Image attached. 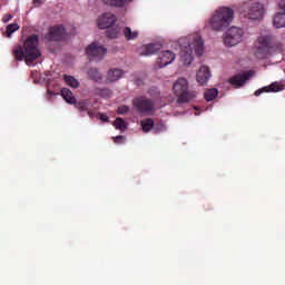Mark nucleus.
<instances>
[{"instance_id":"nucleus-1","label":"nucleus","mask_w":285,"mask_h":285,"mask_svg":"<svg viewBox=\"0 0 285 285\" xmlns=\"http://www.w3.org/2000/svg\"><path fill=\"white\" fill-rule=\"evenodd\" d=\"M13 57L16 61H26L27 66L35 63L39 57H41V50H39V36H29L23 46H18L13 50Z\"/></svg>"},{"instance_id":"nucleus-2","label":"nucleus","mask_w":285,"mask_h":285,"mask_svg":"<svg viewBox=\"0 0 285 285\" xmlns=\"http://www.w3.org/2000/svg\"><path fill=\"white\" fill-rule=\"evenodd\" d=\"M180 46V60L184 66H190L193 63V52L197 57H202L204 55V40H202V36L193 35L188 38H180L178 40Z\"/></svg>"},{"instance_id":"nucleus-3","label":"nucleus","mask_w":285,"mask_h":285,"mask_svg":"<svg viewBox=\"0 0 285 285\" xmlns=\"http://www.w3.org/2000/svg\"><path fill=\"white\" fill-rule=\"evenodd\" d=\"M235 17V11L228 7L218 8L208 21L212 30L222 31L226 30Z\"/></svg>"},{"instance_id":"nucleus-4","label":"nucleus","mask_w":285,"mask_h":285,"mask_svg":"<svg viewBox=\"0 0 285 285\" xmlns=\"http://www.w3.org/2000/svg\"><path fill=\"white\" fill-rule=\"evenodd\" d=\"M173 90L176 97H178L177 104H189V101L197 97V91L188 90V80L186 78H178L174 82Z\"/></svg>"},{"instance_id":"nucleus-5","label":"nucleus","mask_w":285,"mask_h":285,"mask_svg":"<svg viewBox=\"0 0 285 285\" xmlns=\"http://www.w3.org/2000/svg\"><path fill=\"white\" fill-rule=\"evenodd\" d=\"M107 52H108V49L99 45V42H91L86 48V55L89 61H101V59L106 57Z\"/></svg>"},{"instance_id":"nucleus-6","label":"nucleus","mask_w":285,"mask_h":285,"mask_svg":"<svg viewBox=\"0 0 285 285\" xmlns=\"http://www.w3.org/2000/svg\"><path fill=\"white\" fill-rule=\"evenodd\" d=\"M242 37H244V30L237 27H230L224 38L225 46H237V43H242Z\"/></svg>"},{"instance_id":"nucleus-7","label":"nucleus","mask_w":285,"mask_h":285,"mask_svg":"<svg viewBox=\"0 0 285 285\" xmlns=\"http://www.w3.org/2000/svg\"><path fill=\"white\" fill-rule=\"evenodd\" d=\"M257 41L261 47L256 50V57H258V59H264V57L268 55V50L273 48V36H261Z\"/></svg>"},{"instance_id":"nucleus-8","label":"nucleus","mask_w":285,"mask_h":285,"mask_svg":"<svg viewBox=\"0 0 285 285\" xmlns=\"http://www.w3.org/2000/svg\"><path fill=\"white\" fill-rule=\"evenodd\" d=\"M132 106L141 114L155 111V101L148 98L138 97L132 100Z\"/></svg>"},{"instance_id":"nucleus-9","label":"nucleus","mask_w":285,"mask_h":285,"mask_svg":"<svg viewBox=\"0 0 285 285\" xmlns=\"http://www.w3.org/2000/svg\"><path fill=\"white\" fill-rule=\"evenodd\" d=\"M247 17L252 20H259L264 17V4L259 2H250L246 6Z\"/></svg>"},{"instance_id":"nucleus-10","label":"nucleus","mask_w":285,"mask_h":285,"mask_svg":"<svg viewBox=\"0 0 285 285\" xmlns=\"http://www.w3.org/2000/svg\"><path fill=\"white\" fill-rule=\"evenodd\" d=\"M66 37V28L62 24L53 26L45 36L47 41H61Z\"/></svg>"},{"instance_id":"nucleus-11","label":"nucleus","mask_w":285,"mask_h":285,"mask_svg":"<svg viewBox=\"0 0 285 285\" xmlns=\"http://www.w3.org/2000/svg\"><path fill=\"white\" fill-rule=\"evenodd\" d=\"M116 21L117 17L115 14L104 13L98 18V28H100V30H106V28L108 29L115 26Z\"/></svg>"},{"instance_id":"nucleus-12","label":"nucleus","mask_w":285,"mask_h":285,"mask_svg":"<svg viewBox=\"0 0 285 285\" xmlns=\"http://www.w3.org/2000/svg\"><path fill=\"white\" fill-rule=\"evenodd\" d=\"M250 77H253V71L237 73L229 79V83H232V86H236L237 88H242V86H244V83H246V81H248Z\"/></svg>"},{"instance_id":"nucleus-13","label":"nucleus","mask_w":285,"mask_h":285,"mask_svg":"<svg viewBox=\"0 0 285 285\" xmlns=\"http://www.w3.org/2000/svg\"><path fill=\"white\" fill-rule=\"evenodd\" d=\"M208 79H210V69L207 66H202L196 73V81H198L200 86H206Z\"/></svg>"},{"instance_id":"nucleus-14","label":"nucleus","mask_w":285,"mask_h":285,"mask_svg":"<svg viewBox=\"0 0 285 285\" xmlns=\"http://www.w3.org/2000/svg\"><path fill=\"white\" fill-rule=\"evenodd\" d=\"M175 61V55L170 50L163 51L158 58L157 63L159 68H166L169 63Z\"/></svg>"},{"instance_id":"nucleus-15","label":"nucleus","mask_w":285,"mask_h":285,"mask_svg":"<svg viewBox=\"0 0 285 285\" xmlns=\"http://www.w3.org/2000/svg\"><path fill=\"white\" fill-rule=\"evenodd\" d=\"M284 90V85H281L279 82H273L272 85L267 87H263L261 89H257L254 95L255 97H259L263 92H282Z\"/></svg>"},{"instance_id":"nucleus-16","label":"nucleus","mask_w":285,"mask_h":285,"mask_svg":"<svg viewBox=\"0 0 285 285\" xmlns=\"http://www.w3.org/2000/svg\"><path fill=\"white\" fill-rule=\"evenodd\" d=\"M161 50L160 43H149L140 48V55L144 57H150V55H157Z\"/></svg>"},{"instance_id":"nucleus-17","label":"nucleus","mask_w":285,"mask_h":285,"mask_svg":"<svg viewBox=\"0 0 285 285\" xmlns=\"http://www.w3.org/2000/svg\"><path fill=\"white\" fill-rule=\"evenodd\" d=\"M124 77V71L121 69H110L107 72L106 83H112L115 81H119Z\"/></svg>"},{"instance_id":"nucleus-18","label":"nucleus","mask_w":285,"mask_h":285,"mask_svg":"<svg viewBox=\"0 0 285 285\" xmlns=\"http://www.w3.org/2000/svg\"><path fill=\"white\" fill-rule=\"evenodd\" d=\"M122 35L127 41H135L139 37V31H132L130 27L122 28Z\"/></svg>"},{"instance_id":"nucleus-19","label":"nucleus","mask_w":285,"mask_h":285,"mask_svg":"<svg viewBox=\"0 0 285 285\" xmlns=\"http://www.w3.org/2000/svg\"><path fill=\"white\" fill-rule=\"evenodd\" d=\"M61 97L67 101V104H76L77 99L75 98V95L72 91L68 88H62L61 89Z\"/></svg>"},{"instance_id":"nucleus-20","label":"nucleus","mask_w":285,"mask_h":285,"mask_svg":"<svg viewBox=\"0 0 285 285\" xmlns=\"http://www.w3.org/2000/svg\"><path fill=\"white\" fill-rule=\"evenodd\" d=\"M75 107L78 108L80 112H88L90 116V101L88 99L75 102Z\"/></svg>"},{"instance_id":"nucleus-21","label":"nucleus","mask_w":285,"mask_h":285,"mask_svg":"<svg viewBox=\"0 0 285 285\" xmlns=\"http://www.w3.org/2000/svg\"><path fill=\"white\" fill-rule=\"evenodd\" d=\"M106 6H111V8H124L126 3H130L132 0H102Z\"/></svg>"},{"instance_id":"nucleus-22","label":"nucleus","mask_w":285,"mask_h":285,"mask_svg":"<svg viewBox=\"0 0 285 285\" xmlns=\"http://www.w3.org/2000/svg\"><path fill=\"white\" fill-rule=\"evenodd\" d=\"M88 77L91 78L92 81H96L99 83L104 77L101 76V72H99V69L97 68H90L87 72Z\"/></svg>"},{"instance_id":"nucleus-23","label":"nucleus","mask_w":285,"mask_h":285,"mask_svg":"<svg viewBox=\"0 0 285 285\" xmlns=\"http://www.w3.org/2000/svg\"><path fill=\"white\" fill-rule=\"evenodd\" d=\"M273 23L275 28H285V13L278 12L275 14Z\"/></svg>"},{"instance_id":"nucleus-24","label":"nucleus","mask_w":285,"mask_h":285,"mask_svg":"<svg viewBox=\"0 0 285 285\" xmlns=\"http://www.w3.org/2000/svg\"><path fill=\"white\" fill-rule=\"evenodd\" d=\"M122 30H120L119 28H107L106 30V37L108 39H117V37H119V35H121Z\"/></svg>"},{"instance_id":"nucleus-25","label":"nucleus","mask_w":285,"mask_h":285,"mask_svg":"<svg viewBox=\"0 0 285 285\" xmlns=\"http://www.w3.org/2000/svg\"><path fill=\"white\" fill-rule=\"evenodd\" d=\"M140 126L144 132H150L153 130V126H155V121L150 118L141 120Z\"/></svg>"},{"instance_id":"nucleus-26","label":"nucleus","mask_w":285,"mask_h":285,"mask_svg":"<svg viewBox=\"0 0 285 285\" xmlns=\"http://www.w3.org/2000/svg\"><path fill=\"white\" fill-rule=\"evenodd\" d=\"M63 79H65V82L67 83V86H69L70 88H79V86H80L79 80H77L72 76L65 75Z\"/></svg>"},{"instance_id":"nucleus-27","label":"nucleus","mask_w":285,"mask_h":285,"mask_svg":"<svg viewBox=\"0 0 285 285\" xmlns=\"http://www.w3.org/2000/svg\"><path fill=\"white\" fill-rule=\"evenodd\" d=\"M217 95H219V91H217V89H215V88L207 89L205 91V99H206V101H213V99H215L217 97Z\"/></svg>"},{"instance_id":"nucleus-28","label":"nucleus","mask_w":285,"mask_h":285,"mask_svg":"<svg viewBox=\"0 0 285 285\" xmlns=\"http://www.w3.org/2000/svg\"><path fill=\"white\" fill-rule=\"evenodd\" d=\"M114 126L117 130H126V120H124V118H116Z\"/></svg>"},{"instance_id":"nucleus-29","label":"nucleus","mask_w":285,"mask_h":285,"mask_svg":"<svg viewBox=\"0 0 285 285\" xmlns=\"http://www.w3.org/2000/svg\"><path fill=\"white\" fill-rule=\"evenodd\" d=\"M19 30V24L18 23H11L8 24L7 27V37H12L13 32H17Z\"/></svg>"},{"instance_id":"nucleus-30","label":"nucleus","mask_w":285,"mask_h":285,"mask_svg":"<svg viewBox=\"0 0 285 285\" xmlns=\"http://www.w3.org/2000/svg\"><path fill=\"white\" fill-rule=\"evenodd\" d=\"M96 95H99L100 97L108 98L112 95V91L108 88H102V89H96Z\"/></svg>"},{"instance_id":"nucleus-31","label":"nucleus","mask_w":285,"mask_h":285,"mask_svg":"<svg viewBox=\"0 0 285 285\" xmlns=\"http://www.w3.org/2000/svg\"><path fill=\"white\" fill-rule=\"evenodd\" d=\"M118 115H128V112H130V107L124 105L118 107L117 109Z\"/></svg>"},{"instance_id":"nucleus-32","label":"nucleus","mask_w":285,"mask_h":285,"mask_svg":"<svg viewBox=\"0 0 285 285\" xmlns=\"http://www.w3.org/2000/svg\"><path fill=\"white\" fill-rule=\"evenodd\" d=\"M124 141H126V136H116L114 138L115 144H124Z\"/></svg>"},{"instance_id":"nucleus-33","label":"nucleus","mask_w":285,"mask_h":285,"mask_svg":"<svg viewBox=\"0 0 285 285\" xmlns=\"http://www.w3.org/2000/svg\"><path fill=\"white\" fill-rule=\"evenodd\" d=\"M33 6H36V8H39V6H43V0H33Z\"/></svg>"},{"instance_id":"nucleus-34","label":"nucleus","mask_w":285,"mask_h":285,"mask_svg":"<svg viewBox=\"0 0 285 285\" xmlns=\"http://www.w3.org/2000/svg\"><path fill=\"white\" fill-rule=\"evenodd\" d=\"M278 7L281 8L282 11H284L283 13H285V0H281Z\"/></svg>"},{"instance_id":"nucleus-35","label":"nucleus","mask_w":285,"mask_h":285,"mask_svg":"<svg viewBox=\"0 0 285 285\" xmlns=\"http://www.w3.org/2000/svg\"><path fill=\"white\" fill-rule=\"evenodd\" d=\"M99 119L101 121H108V116L106 114H99Z\"/></svg>"},{"instance_id":"nucleus-36","label":"nucleus","mask_w":285,"mask_h":285,"mask_svg":"<svg viewBox=\"0 0 285 285\" xmlns=\"http://www.w3.org/2000/svg\"><path fill=\"white\" fill-rule=\"evenodd\" d=\"M10 19H12V16L8 14L7 18L3 19L4 22L10 21Z\"/></svg>"}]
</instances>
